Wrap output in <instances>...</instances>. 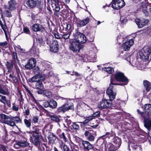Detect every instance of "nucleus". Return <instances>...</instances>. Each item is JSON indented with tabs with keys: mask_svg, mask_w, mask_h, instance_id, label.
Wrapping results in <instances>:
<instances>
[{
	"mask_svg": "<svg viewBox=\"0 0 151 151\" xmlns=\"http://www.w3.org/2000/svg\"><path fill=\"white\" fill-rule=\"evenodd\" d=\"M111 83L109 87L106 90V93L109 96V100L103 99L101 101L98 105V108L101 109L110 108L112 104L111 101L115 98L116 93L113 91V85H122L124 84H118L114 83V80L111 78Z\"/></svg>",
	"mask_w": 151,
	"mask_h": 151,
	"instance_id": "1",
	"label": "nucleus"
},
{
	"mask_svg": "<svg viewBox=\"0 0 151 151\" xmlns=\"http://www.w3.org/2000/svg\"><path fill=\"white\" fill-rule=\"evenodd\" d=\"M150 55V49L147 46H145L139 52L140 58L144 61L147 60Z\"/></svg>",
	"mask_w": 151,
	"mask_h": 151,
	"instance_id": "2",
	"label": "nucleus"
},
{
	"mask_svg": "<svg viewBox=\"0 0 151 151\" xmlns=\"http://www.w3.org/2000/svg\"><path fill=\"white\" fill-rule=\"evenodd\" d=\"M11 117L3 114H0V121L11 127L16 126L15 123L11 121Z\"/></svg>",
	"mask_w": 151,
	"mask_h": 151,
	"instance_id": "3",
	"label": "nucleus"
},
{
	"mask_svg": "<svg viewBox=\"0 0 151 151\" xmlns=\"http://www.w3.org/2000/svg\"><path fill=\"white\" fill-rule=\"evenodd\" d=\"M82 47V45L77 40L71 42L69 47V49L71 50L76 53L79 52Z\"/></svg>",
	"mask_w": 151,
	"mask_h": 151,
	"instance_id": "4",
	"label": "nucleus"
},
{
	"mask_svg": "<svg viewBox=\"0 0 151 151\" xmlns=\"http://www.w3.org/2000/svg\"><path fill=\"white\" fill-rule=\"evenodd\" d=\"M111 6L114 9L118 10L125 5L124 0H113Z\"/></svg>",
	"mask_w": 151,
	"mask_h": 151,
	"instance_id": "5",
	"label": "nucleus"
},
{
	"mask_svg": "<svg viewBox=\"0 0 151 151\" xmlns=\"http://www.w3.org/2000/svg\"><path fill=\"white\" fill-rule=\"evenodd\" d=\"M115 79L118 81L124 82L125 83L127 84L128 82V80L124 76L123 73L121 72L117 73L114 75Z\"/></svg>",
	"mask_w": 151,
	"mask_h": 151,
	"instance_id": "6",
	"label": "nucleus"
},
{
	"mask_svg": "<svg viewBox=\"0 0 151 151\" xmlns=\"http://www.w3.org/2000/svg\"><path fill=\"white\" fill-rule=\"evenodd\" d=\"M75 35L76 36L75 38L78 39V42L79 43H84L87 40L86 38L85 35L82 33L76 30L75 33Z\"/></svg>",
	"mask_w": 151,
	"mask_h": 151,
	"instance_id": "7",
	"label": "nucleus"
},
{
	"mask_svg": "<svg viewBox=\"0 0 151 151\" xmlns=\"http://www.w3.org/2000/svg\"><path fill=\"white\" fill-rule=\"evenodd\" d=\"M95 134L93 131L89 130L86 131L84 134L88 140L90 141H93L95 139Z\"/></svg>",
	"mask_w": 151,
	"mask_h": 151,
	"instance_id": "8",
	"label": "nucleus"
},
{
	"mask_svg": "<svg viewBox=\"0 0 151 151\" xmlns=\"http://www.w3.org/2000/svg\"><path fill=\"white\" fill-rule=\"evenodd\" d=\"M36 64V60L34 58H30L28 60L24 68L27 69H32L35 66Z\"/></svg>",
	"mask_w": 151,
	"mask_h": 151,
	"instance_id": "9",
	"label": "nucleus"
},
{
	"mask_svg": "<svg viewBox=\"0 0 151 151\" xmlns=\"http://www.w3.org/2000/svg\"><path fill=\"white\" fill-rule=\"evenodd\" d=\"M134 43V40L133 39H131L126 41L122 45V47L125 51L129 50L131 47L132 46Z\"/></svg>",
	"mask_w": 151,
	"mask_h": 151,
	"instance_id": "10",
	"label": "nucleus"
},
{
	"mask_svg": "<svg viewBox=\"0 0 151 151\" xmlns=\"http://www.w3.org/2000/svg\"><path fill=\"white\" fill-rule=\"evenodd\" d=\"M135 21L138 27L140 28L146 25L149 22V21L147 19L140 20L138 19H136Z\"/></svg>",
	"mask_w": 151,
	"mask_h": 151,
	"instance_id": "11",
	"label": "nucleus"
},
{
	"mask_svg": "<svg viewBox=\"0 0 151 151\" xmlns=\"http://www.w3.org/2000/svg\"><path fill=\"white\" fill-rule=\"evenodd\" d=\"M44 27L41 24L38 23H35L33 24L32 27V30L35 32L38 31L42 32L44 30Z\"/></svg>",
	"mask_w": 151,
	"mask_h": 151,
	"instance_id": "12",
	"label": "nucleus"
},
{
	"mask_svg": "<svg viewBox=\"0 0 151 151\" xmlns=\"http://www.w3.org/2000/svg\"><path fill=\"white\" fill-rule=\"evenodd\" d=\"M29 143L27 142L26 140H20L19 141H16L14 145L15 147L16 145L20 147H24L29 145Z\"/></svg>",
	"mask_w": 151,
	"mask_h": 151,
	"instance_id": "13",
	"label": "nucleus"
},
{
	"mask_svg": "<svg viewBox=\"0 0 151 151\" xmlns=\"http://www.w3.org/2000/svg\"><path fill=\"white\" fill-rule=\"evenodd\" d=\"M42 137L40 136H33L32 137H30V141L31 142L33 143L35 146H38L40 145V143L39 139Z\"/></svg>",
	"mask_w": 151,
	"mask_h": 151,
	"instance_id": "14",
	"label": "nucleus"
},
{
	"mask_svg": "<svg viewBox=\"0 0 151 151\" xmlns=\"http://www.w3.org/2000/svg\"><path fill=\"white\" fill-rule=\"evenodd\" d=\"M73 108V106H69L68 104H65L58 108V111L59 112H64L67 110L71 109Z\"/></svg>",
	"mask_w": 151,
	"mask_h": 151,
	"instance_id": "15",
	"label": "nucleus"
},
{
	"mask_svg": "<svg viewBox=\"0 0 151 151\" xmlns=\"http://www.w3.org/2000/svg\"><path fill=\"white\" fill-rule=\"evenodd\" d=\"M145 113L147 116H151V104H147L143 107Z\"/></svg>",
	"mask_w": 151,
	"mask_h": 151,
	"instance_id": "16",
	"label": "nucleus"
},
{
	"mask_svg": "<svg viewBox=\"0 0 151 151\" xmlns=\"http://www.w3.org/2000/svg\"><path fill=\"white\" fill-rule=\"evenodd\" d=\"M59 45L57 40H54L52 42L51 46L50 47V50L52 52H56L58 50Z\"/></svg>",
	"mask_w": 151,
	"mask_h": 151,
	"instance_id": "17",
	"label": "nucleus"
},
{
	"mask_svg": "<svg viewBox=\"0 0 151 151\" xmlns=\"http://www.w3.org/2000/svg\"><path fill=\"white\" fill-rule=\"evenodd\" d=\"M32 129V135L33 136H40L42 137L41 134V130L38 127H33Z\"/></svg>",
	"mask_w": 151,
	"mask_h": 151,
	"instance_id": "18",
	"label": "nucleus"
},
{
	"mask_svg": "<svg viewBox=\"0 0 151 151\" xmlns=\"http://www.w3.org/2000/svg\"><path fill=\"white\" fill-rule=\"evenodd\" d=\"M90 19L88 17H86L85 19L79 20L78 23V26L82 27L86 26L89 22Z\"/></svg>",
	"mask_w": 151,
	"mask_h": 151,
	"instance_id": "19",
	"label": "nucleus"
},
{
	"mask_svg": "<svg viewBox=\"0 0 151 151\" xmlns=\"http://www.w3.org/2000/svg\"><path fill=\"white\" fill-rule=\"evenodd\" d=\"M113 142L116 149H118L120 147L122 143L121 139L117 137H114L113 139Z\"/></svg>",
	"mask_w": 151,
	"mask_h": 151,
	"instance_id": "20",
	"label": "nucleus"
},
{
	"mask_svg": "<svg viewBox=\"0 0 151 151\" xmlns=\"http://www.w3.org/2000/svg\"><path fill=\"white\" fill-rule=\"evenodd\" d=\"M8 9L11 11L15 9L16 8L17 3L15 0H10L8 2Z\"/></svg>",
	"mask_w": 151,
	"mask_h": 151,
	"instance_id": "21",
	"label": "nucleus"
},
{
	"mask_svg": "<svg viewBox=\"0 0 151 151\" xmlns=\"http://www.w3.org/2000/svg\"><path fill=\"white\" fill-rule=\"evenodd\" d=\"M42 80L39 81L33 84V87L37 89H43L44 88Z\"/></svg>",
	"mask_w": 151,
	"mask_h": 151,
	"instance_id": "22",
	"label": "nucleus"
},
{
	"mask_svg": "<svg viewBox=\"0 0 151 151\" xmlns=\"http://www.w3.org/2000/svg\"><path fill=\"white\" fill-rule=\"evenodd\" d=\"M45 78L43 76H39L35 75L33 76L31 79V81L33 82L36 83L39 81L42 80L44 81Z\"/></svg>",
	"mask_w": 151,
	"mask_h": 151,
	"instance_id": "23",
	"label": "nucleus"
},
{
	"mask_svg": "<svg viewBox=\"0 0 151 151\" xmlns=\"http://www.w3.org/2000/svg\"><path fill=\"white\" fill-rule=\"evenodd\" d=\"M82 145L84 148L88 150H91L93 148V145L87 141H83Z\"/></svg>",
	"mask_w": 151,
	"mask_h": 151,
	"instance_id": "24",
	"label": "nucleus"
},
{
	"mask_svg": "<svg viewBox=\"0 0 151 151\" xmlns=\"http://www.w3.org/2000/svg\"><path fill=\"white\" fill-rule=\"evenodd\" d=\"M57 137L53 133H51L48 137V142L52 144H53L55 142V141L56 140Z\"/></svg>",
	"mask_w": 151,
	"mask_h": 151,
	"instance_id": "25",
	"label": "nucleus"
},
{
	"mask_svg": "<svg viewBox=\"0 0 151 151\" xmlns=\"http://www.w3.org/2000/svg\"><path fill=\"white\" fill-rule=\"evenodd\" d=\"M144 122L145 127L148 129H150L151 127V119L145 118Z\"/></svg>",
	"mask_w": 151,
	"mask_h": 151,
	"instance_id": "26",
	"label": "nucleus"
},
{
	"mask_svg": "<svg viewBox=\"0 0 151 151\" xmlns=\"http://www.w3.org/2000/svg\"><path fill=\"white\" fill-rule=\"evenodd\" d=\"M27 4L29 7L33 8L36 5V2L34 0H29L27 2Z\"/></svg>",
	"mask_w": 151,
	"mask_h": 151,
	"instance_id": "27",
	"label": "nucleus"
},
{
	"mask_svg": "<svg viewBox=\"0 0 151 151\" xmlns=\"http://www.w3.org/2000/svg\"><path fill=\"white\" fill-rule=\"evenodd\" d=\"M143 84L147 91H150L151 88V85L150 83L147 81H144L143 83Z\"/></svg>",
	"mask_w": 151,
	"mask_h": 151,
	"instance_id": "28",
	"label": "nucleus"
},
{
	"mask_svg": "<svg viewBox=\"0 0 151 151\" xmlns=\"http://www.w3.org/2000/svg\"><path fill=\"white\" fill-rule=\"evenodd\" d=\"M50 107L52 109L56 108L57 106V103L56 101L53 100H51L49 102Z\"/></svg>",
	"mask_w": 151,
	"mask_h": 151,
	"instance_id": "29",
	"label": "nucleus"
},
{
	"mask_svg": "<svg viewBox=\"0 0 151 151\" xmlns=\"http://www.w3.org/2000/svg\"><path fill=\"white\" fill-rule=\"evenodd\" d=\"M0 93L4 95H9V92L8 91L7 88L4 89L2 87L0 86Z\"/></svg>",
	"mask_w": 151,
	"mask_h": 151,
	"instance_id": "30",
	"label": "nucleus"
},
{
	"mask_svg": "<svg viewBox=\"0 0 151 151\" xmlns=\"http://www.w3.org/2000/svg\"><path fill=\"white\" fill-rule=\"evenodd\" d=\"M13 120L14 122L17 123H21L22 122V120L20 118L17 116H12L11 118V121H12Z\"/></svg>",
	"mask_w": 151,
	"mask_h": 151,
	"instance_id": "31",
	"label": "nucleus"
},
{
	"mask_svg": "<svg viewBox=\"0 0 151 151\" xmlns=\"http://www.w3.org/2000/svg\"><path fill=\"white\" fill-rule=\"evenodd\" d=\"M50 117L51 119L54 122H58L60 121L59 116L56 115H50Z\"/></svg>",
	"mask_w": 151,
	"mask_h": 151,
	"instance_id": "32",
	"label": "nucleus"
},
{
	"mask_svg": "<svg viewBox=\"0 0 151 151\" xmlns=\"http://www.w3.org/2000/svg\"><path fill=\"white\" fill-rule=\"evenodd\" d=\"M33 71L35 74L37 76H43L38 67H37L34 69Z\"/></svg>",
	"mask_w": 151,
	"mask_h": 151,
	"instance_id": "33",
	"label": "nucleus"
},
{
	"mask_svg": "<svg viewBox=\"0 0 151 151\" xmlns=\"http://www.w3.org/2000/svg\"><path fill=\"white\" fill-rule=\"evenodd\" d=\"M60 147L61 148L63 147V151H70L67 145H65L64 143L62 142V143L60 145Z\"/></svg>",
	"mask_w": 151,
	"mask_h": 151,
	"instance_id": "34",
	"label": "nucleus"
},
{
	"mask_svg": "<svg viewBox=\"0 0 151 151\" xmlns=\"http://www.w3.org/2000/svg\"><path fill=\"white\" fill-rule=\"evenodd\" d=\"M67 134H65L64 132H62L61 134L59 135V137L62 139H63L64 141L66 142H67L68 139L66 137Z\"/></svg>",
	"mask_w": 151,
	"mask_h": 151,
	"instance_id": "35",
	"label": "nucleus"
},
{
	"mask_svg": "<svg viewBox=\"0 0 151 151\" xmlns=\"http://www.w3.org/2000/svg\"><path fill=\"white\" fill-rule=\"evenodd\" d=\"M8 9V8L6 9L5 11L4 12V14L6 15V16L7 17H11L12 16L11 14V12L10 11V10Z\"/></svg>",
	"mask_w": 151,
	"mask_h": 151,
	"instance_id": "36",
	"label": "nucleus"
},
{
	"mask_svg": "<svg viewBox=\"0 0 151 151\" xmlns=\"http://www.w3.org/2000/svg\"><path fill=\"white\" fill-rule=\"evenodd\" d=\"M103 69L104 71L109 74L111 73L114 71L113 69L111 68H104Z\"/></svg>",
	"mask_w": 151,
	"mask_h": 151,
	"instance_id": "37",
	"label": "nucleus"
},
{
	"mask_svg": "<svg viewBox=\"0 0 151 151\" xmlns=\"http://www.w3.org/2000/svg\"><path fill=\"white\" fill-rule=\"evenodd\" d=\"M24 121L26 126L28 128H29L31 125L30 120H27L26 119H25Z\"/></svg>",
	"mask_w": 151,
	"mask_h": 151,
	"instance_id": "38",
	"label": "nucleus"
},
{
	"mask_svg": "<svg viewBox=\"0 0 151 151\" xmlns=\"http://www.w3.org/2000/svg\"><path fill=\"white\" fill-rule=\"evenodd\" d=\"M93 119H94V117H93L92 116L87 117L86 119L83 122V123L85 124L87 123L88 122L92 120Z\"/></svg>",
	"mask_w": 151,
	"mask_h": 151,
	"instance_id": "39",
	"label": "nucleus"
},
{
	"mask_svg": "<svg viewBox=\"0 0 151 151\" xmlns=\"http://www.w3.org/2000/svg\"><path fill=\"white\" fill-rule=\"evenodd\" d=\"M120 20L122 24H125L126 23L127 21V20L126 17H121L120 18Z\"/></svg>",
	"mask_w": 151,
	"mask_h": 151,
	"instance_id": "40",
	"label": "nucleus"
},
{
	"mask_svg": "<svg viewBox=\"0 0 151 151\" xmlns=\"http://www.w3.org/2000/svg\"><path fill=\"white\" fill-rule=\"evenodd\" d=\"M6 99V97L5 96H3L0 95V101L3 103H4Z\"/></svg>",
	"mask_w": 151,
	"mask_h": 151,
	"instance_id": "41",
	"label": "nucleus"
},
{
	"mask_svg": "<svg viewBox=\"0 0 151 151\" xmlns=\"http://www.w3.org/2000/svg\"><path fill=\"white\" fill-rule=\"evenodd\" d=\"M45 96L48 98H50L52 97V93L50 91H46L45 93Z\"/></svg>",
	"mask_w": 151,
	"mask_h": 151,
	"instance_id": "42",
	"label": "nucleus"
},
{
	"mask_svg": "<svg viewBox=\"0 0 151 151\" xmlns=\"http://www.w3.org/2000/svg\"><path fill=\"white\" fill-rule=\"evenodd\" d=\"M38 42L41 44V45L44 46L45 45V41H43L42 39L41 38H39L38 40Z\"/></svg>",
	"mask_w": 151,
	"mask_h": 151,
	"instance_id": "43",
	"label": "nucleus"
},
{
	"mask_svg": "<svg viewBox=\"0 0 151 151\" xmlns=\"http://www.w3.org/2000/svg\"><path fill=\"white\" fill-rule=\"evenodd\" d=\"M30 52L32 54H35L37 53L36 49L35 47H32L30 50Z\"/></svg>",
	"mask_w": 151,
	"mask_h": 151,
	"instance_id": "44",
	"label": "nucleus"
},
{
	"mask_svg": "<svg viewBox=\"0 0 151 151\" xmlns=\"http://www.w3.org/2000/svg\"><path fill=\"white\" fill-rule=\"evenodd\" d=\"M0 45L3 47L6 48L7 46V42L6 41L0 43Z\"/></svg>",
	"mask_w": 151,
	"mask_h": 151,
	"instance_id": "45",
	"label": "nucleus"
},
{
	"mask_svg": "<svg viewBox=\"0 0 151 151\" xmlns=\"http://www.w3.org/2000/svg\"><path fill=\"white\" fill-rule=\"evenodd\" d=\"M32 121L34 123H37L38 121V118L37 116H34L32 118Z\"/></svg>",
	"mask_w": 151,
	"mask_h": 151,
	"instance_id": "46",
	"label": "nucleus"
},
{
	"mask_svg": "<svg viewBox=\"0 0 151 151\" xmlns=\"http://www.w3.org/2000/svg\"><path fill=\"white\" fill-rule=\"evenodd\" d=\"M55 8L53 9V10H55V11L58 12L60 10V7L59 6L58 4L55 5Z\"/></svg>",
	"mask_w": 151,
	"mask_h": 151,
	"instance_id": "47",
	"label": "nucleus"
},
{
	"mask_svg": "<svg viewBox=\"0 0 151 151\" xmlns=\"http://www.w3.org/2000/svg\"><path fill=\"white\" fill-rule=\"evenodd\" d=\"M72 127L73 129H78L79 128V125L76 123L73 124Z\"/></svg>",
	"mask_w": 151,
	"mask_h": 151,
	"instance_id": "48",
	"label": "nucleus"
},
{
	"mask_svg": "<svg viewBox=\"0 0 151 151\" xmlns=\"http://www.w3.org/2000/svg\"><path fill=\"white\" fill-rule=\"evenodd\" d=\"M70 32H69L68 33L63 35V38L65 39H67L69 37Z\"/></svg>",
	"mask_w": 151,
	"mask_h": 151,
	"instance_id": "49",
	"label": "nucleus"
},
{
	"mask_svg": "<svg viewBox=\"0 0 151 151\" xmlns=\"http://www.w3.org/2000/svg\"><path fill=\"white\" fill-rule=\"evenodd\" d=\"M44 41H45L47 44L48 45H50L51 43V39L47 37H45V40Z\"/></svg>",
	"mask_w": 151,
	"mask_h": 151,
	"instance_id": "50",
	"label": "nucleus"
},
{
	"mask_svg": "<svg viewBox=\"0 0 151 151\" xmlns=\"http://www.w3.org/2000/svg\"><path fill=\"white\" fill-rule=\"evenodd\" d=\"M100 112L99 111H98L95 113H94L92 116L94 117V118H95V117L97 116H99L100 114Z\"/></svg>",
	"mask_w": 151,
	"mask_h": 151,
	"instance_id": "51",
	"label": "nucleus"
},
{
	"mask_svg": "<svg viewBox=\"0 0 151 151\" xmlns=\"http://www.w3.org/2000/svg\"><path fill=\"white\" fill-rule=\"evenodd\" d=\"M54 35L55 38L57 39H59L60 38V37L59 35V34L57 32L54 33Z\"/></svg>",
	"mask_w": 151,
	"mask_h": 151,
	"instance_id": "52",
	"label": "nucleus"
},
{
	"mask_svg": "<svg viewBox=\"0 0 151 151\" xmlns=\"http://www.w3.org/2000/svg\"><path fill=\"white\" fill-rule=\"evenodd\" d=\"M4 104H6V105L9 107H10L11 106L10 101L9 100H7L6 99V101H5L4 103Z\"/></svg>",
	"mask_w": 151,
	"mask_h": 151,
	"instance_id": "53",
	"label": "nucleus"
},
{
	"mask_svg": "<svg viewBox=\"0 0 151 151\" xmlns=\"http://www.w3.org/2000/svg\"><path fill=\"white\" fill-rule=\"evenodd\" d=\"M49 102L47 101L43 103V106L45 108L50 107Z\"/></svg>",
	"mask_w": 151,
	"mask_h": 151,
	"instance_id": "54",
	"label": "nucleus"
},
{
	"mask_svg": "<svg viewBox=\"0 0 151 151\" xmlns=\"http://www.w3.org/2000/svg\"><path fill=\"white\" fill-rule=\"evenodd\" d=\"M137 111L138 113L139 114L141 115L144 118L145 117V112H143L140 111L139 109L137 110Z\"/></svg>",
	"mask_w": 151,
	"mask_h": 151,
	"instance_id": "55",
	"label": "nucleus"
},
{
	"mask_svg": "<svg viewBox=\"0 0 151 151\" xmlns=\"http://www.w3.org/2000/svg\"><path fill=\"white\" fill-rule=\"evenodd\" d=\"M24 31L25 33L27 34H29L30 32L29 30L27 27H24Z\"/></svg>",
	"mask_w": 151,
	"mask_h": 151,
	"instance_id": "56",
	"label": "nucleus"
},
{
	"mask_svg": "<svg viewBox=\"0 0 151 151\" xmlns=\"http://www.w3.org/2000/svg\"><path fill=\"white\" fill-rule=\"evenodd\" d=\"M12 109L13 111H17L19 110V108L17 106L13 105L12 107Z\"/></svg>",
	"mask_w": 151,
	"mask_h": 151,
	"instance_id": "57",
	"label": "nucleus"
},
{
	"mask_svg": "<svg viewBox=\"0 0 151 151\" xmlns=\"http://www.w3.org/2000/svg\"><path fill=\"white\" fill-rule=\"evenodd\" d=\"M1 26L2 29L4 31V32L6 34V30L7 29L6 26L5 25L3 24Z\"/></svg>",
	"mask_w": 151,
	"mask_h": 151,
	"instance_id": "58",
	"label": "nucleus"
},
{
	"mask_svg": "<svg viewBox=\"0 0 151 151\" xmlns=\"http://www.w3.org/2000/svg\"><path fill=\"white\" fill-rule=\"evenodd\" d=\"M4 132L5 133V139L6 140H8V135L7 134V132L6 129H4Z\"/></svg>",
	"mask_w": 151,
	"mask_h": 151,
	"instance_id": "59",
	"label": "nucleus"
},
{
	"mask_svg": "<svg viewBox=\"0 0 151 151\" xmlns=\"http://www.w3.org/2000/svg\"><path fill=\"white\" fill-rule=\"evenodd\" d=\"M28 93L30 95V96H31L33 98V99H32V101L33 102H36V100L34 98V97L33 95V94L31 93V92L29 91L28 92Z\"/></svg>",
	"mask_w": 151,
	"mask_h": 151,
	"instance_id": "60",
	"label": "nucleus"
},
{
	"mask_svg": "<svg viewBox=\"0 0 151 151\" xmlns=\"http://www.w3.org/2000/svg\"><path fill=\"white\" fill-rule=\"evenodd\" d=\"M54 15L57 17H59V15H60V12L59 11L58 12H56V11H54Z\"/></svg>",
	"mask_w": 151,
	"mask_h": 151,
	"instance_id": "61",
	"label": "nucleus"
},
{
	"mask_svg": "<svg viewBox=\"0 0 151 151\" xmlns=\"http://www.w3.org/2000/svg\"><path fill=\"white\" fill-rule=\"evenodd\" d=\"M20 96H19V101L22 102H23L24 101V99L23 98L21 94V93H20L19 94Z\"/></svg>",
	"mask_w": 151,
	"mask_h": 151,
	"instance_id": "62",
	"label": "nucleus"
},
{
	"mask_svg": "<svg viewBox=\"0 0 151 151\" xmlns=\"http://www.w3.org/2000/svg\"><path fill=\"white\" fill-rule=\"evenodd\" d=\"M13 80L15 83H17L18 81V79L17 77L15 76H14L12 78Z\"/></svg>",
	"mask_w": 151,
	"mask_h": 151,
	"instance_id": "63",
	"label": "nucleus"
},
{
	"mask_svg": "<svg viewBox=\"0 0 151 151\" xmlns=\"http://www.w3.org/2000/svg\"><path fill=\"white\" fill-rule=\"evenodd\" d=\"M71 28V25L70 24H67L66 25V29L67 30H69Z\"/></svg>",
	"mask_w": 151,
	"mask_h": 151,
	"instance_id": "64",
	"label": "nucleus"
}]
</instances>
